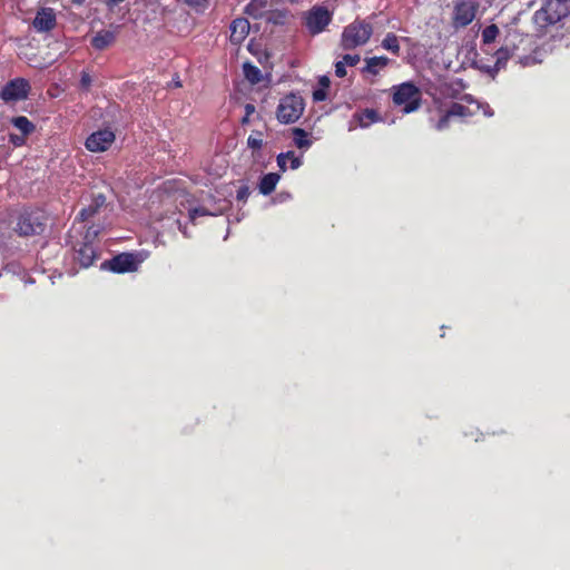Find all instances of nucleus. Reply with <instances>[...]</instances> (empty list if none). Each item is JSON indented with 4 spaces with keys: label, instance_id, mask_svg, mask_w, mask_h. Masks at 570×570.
<instances>
[{
    "label": "nucleus",
    "instance_id": "f257e3e1",
    "mask_svg": "<svg viewBox=\"0 0 570 570\" xmlns=\"http://www.w3.org/2000/svg\"><path fill=\"white\" fill-rule=\"evenodd\" d=\"M570 14V0H544L543 6L533 14V23L544 31Z\"/></svg>",
    "mask_w": 570,
    "mask_h": 570
},
{
    "label": "nucleus",
    "instance_id": "f03ea898",
    "mask_svg": "<svg viewBox=\"0 0 570 570\" xmlns=\"http://www.w3.org/2000/svg\"><path fill=\"white\" fill-rule=\"evenodd\" d=\"M47 227V216L40 209H24L16 220L13 230L20 237L41 235Z\"/></svg>",
    "mask_w": 570,
    "mask_h": 570
},
{
    "label": "nucleus",
    "instance_id": "7ed1b4c3",
    "mask_svg": "<svg viewBox=\"0 0 570 570\" xmlns=\"http://www.w3.org/2000/svg\"><path fill=\"white\" fill-rule=\"evenodd\" d=\"M462 102H452L451 106L438 120L435 128L438 130H444L449 127L450 119L458 117L466 119L479 114L482 102L475 100L471 95L465 94L461 98Z\"/></svg>",
    "mask_w": 570,
    "mask_h": 570
},
{
    "label": "nucleus",
    "instance_id": "20e7f679",
    "mask_svg": "<svg viewBox=\"0 0 570 570\" xmlns=\"http://www.w3.org/2000/svg\"><path fill=\"white\" fill-rule=\"evenodd\" d=\"M372 35V23L356 19L343 29L340 45L344 50H353L367 43Z\"/></svg>",
    "mask_w": 570,
    "mask_h": 570
},
{
    "label": "nucleus",
    "instance_id": "39448f33",
    "mask_svg": "<svg viewBox=\"0 0 570 570\" xmlns=\"http://www.w3.org/2000/svg\"><path fill=\"white\" fill-rule=\"evenodd\" d=\"M392 100L395 106L402 107L404 114H411L421 106V91L411 81L392 87Z\"/></svg>",
    "mask_w": 570,
    "mask_h": 570
},
{
    "label": "nucleus",
    "instance_id": "423d86ee",
    "mask_svg": "<svg viewBox=\"0 0 570 570\" xmlns=\"http://www.w3.org/2000/svg\"><path fill=\"white\" fill-rule=\"evenodd\" d=\"M304 109V99L292 92L279 100L276 108V118L281 124H294L301 118Z\"/></svg>",
    "mask_w": 570,
    "mask_h": 570
},
{
    "label": "nucleus",
    "instance_id": "0eeeda50",
    "mask_svg": "<svg viewBox=\"0 0 570 570\" xmlns=\"http://www.w3.org/2000/svg\"><path fill=\"white\" fill-rule=\"evenodd\" d=\"M98 235V230L92 229V227H89L85 238L82 242L75 245L73 250V259L80 265L82 268H88L98 258L99 254L97 252V248L95 247L91 238H95Z\"/></svg>",
    "mask_w": 570,
    "mask_h": 570
},
{
    "label": "nucleus",
    "instance_id": "6e6552de",
    "mask_svg": "<svg viewBox=\"0 0 570 570\" xmlns=\"http://www.w3.org/2000/svg\"><path fill=\"white\" fill-rule=\"evenodd\" d=\"M479 3L475 0H458L452 13V26L455 29L468 27L475 18Z\"/></svg>",
    "mask_w": 570,
    "mask_h": 570
},
{
    "label": "nucleus",
    "instance_id": "1a4fd4ad",
    "mask_svg": "<svg viewBox=\"0 0 570 570\" xmlns=\"http://www.w3.org/2000/svg\"><path fill=\"white\" fill-rule=\"evenodd\" d=\"M332 21V13L325 7H313L304 17V24L312 36L318 35Z\"/></svg>",
    "mask_w": 570,
    "mask_h": 570
},
{
    "label": "nucleus",
    "instance_id": "9d476101",
    "mask_svg": "<svg viewBox=\"0 0 570 570\" xmlns=\"http://www.w3.org/2000/svg\"><path fill=\"white\" fill-rule=\"evenodd\" d=\"M30 83L24 78H14L8 81L0 91V98L4 102H16L23 100L30 92Z\"/></svg>",
    "mask_w": 570,
    "mask_h": 570
},
{
    "label": "nucleus",
    "instance_id": "9b49d317",
    "mask_svg": "<svg viewBox=\"0 0 570 570\" xmlns=\"http://www.w3.org/2000/svg\"><path fill=\"white\" fill-rule=\"evenodd\" d=\"M115 141V134L110 129H100L92 132L85 142L91 153H102L109 149Z\"/></svg>",
    "mask_w": 570,
    "mask_h": 570
},
{
    "label": "nucleus",
    "instance_id": "f8f14e48",
    "mask_svg": "<svg viewBox=\"0 0 570 570\" xmlns=\"http://www.w3.org/2000/svg\"><path fill=\"white\" fill-rule=\"evenodd\" d=\"M138 264L135 254L121 253L106 261L102 266H107L114 273L122 274L137 271Z\"/></svg>",
    "mask_w": 570,
    "mask_h": 570
},
{
    "label": "nucleus",
    "instance_id": "ddd939ff",
    "mask_svg": "<svg viewBox=\"0 0 570 570\" xmlns=\"http://www.w3.org/2000/svg\"><path fill=\"white\" fill-rule=\"evenodd\" d=\"M230 42L240 45L249 33L250 24L246 18H236L230 23Z\"/></svg>",
    "mask_w": 570,
    "mask_h": 570
},
{
    "label": "nucleus",
    "instance_id": "4468645a",
    "mask_svg": "<svg viewBox=\"0 0 570 570\" xmlns=\"http://www.w3.org/2000/svg\"><path fill=\"white\" fill-rule=\"evenodd\" d=\"M106 205V196L104 194L94 195L88 206L83 207L77 215L80 222H87L92 218L101 207Z\"/></svg>",
    "mask_w": 570,
    "mask_h": 570
},
{
    "label": "nucleus",
    "instance_id": "2eb2a0df",
    "mask_svg": "<svg viewBox=\"0 0 570 570\" xmlns=\"http://www.w3.org/2000/svg\"><path fill=\"white\" fill-rule=\"evenodd\" d=\"M365 66L361 69L363 75L377 76L381 70L390 63V58L385 56H375L371 58H365Z\"/></svg>",
    "mask_w": 570,
    "mask_h": 570
},
{
    "label": "nucleus",
    "instance_id": "dca6fc26",
    "mask_svg": "<svg viewBox=\"0 0 570 570\" xmlns=\"http://www.w3.org/2000/svg\"><path fill=\"white\" fill-rule=\"evenodd\" d=\"M56 26V16L52 9H42L33 20V27L38 31H50Z\"/></svg>",
    "mask_w": 570,
    "mask_h": 570
},
{
    "label": "nucleus",
    "instance_id": "f3484780",
    "mask_svg": "<svg viewBox=\"0 0 570 570\" xmlns=\"http://www.w3.org/2000/svg\"><path fill=\"white\" fill-rule=\"evenodd\" d=\"M116 41V33L110 30H101L91 39V46L97 50H105Z\"/></svg>",
    "mask_w": 570,
    "mask_h": 570
},
{
    "label": "nucleus",
    "instance_id": "a211bd4d",
    "mask_svg": "<svg viewBox=\"0 0 570 570\" xmlns=\"http://www.w3.org/2000/svg\"><path fill=\"white\" fill-rule=\"evenodd\" d=\"M353 118L358 122V125L362 128H366V127L371 126L372 124H375V122H379L382 120L380 114L376 110L370 109V108H366L362 111L355 112Z\"/></svg>",
    "mask_w": 570,
    "mask_h": 570
},
{
    "label": "nucleus",
    "instance_id": "6ab92c4d",
    "mask_svg": "<svg viewBox=\"0 0 570 570\" xmlns=\"http://www.w3.org/2000/svg\"><path fill=\"white\" fill-rule=\"evenodd\" d=\"M279 179H281V175L277 173L265 174L261 178L259 184H258L259 193L265 196L271 195L275 190L276 185L279 181Z\"/></svg>",
    "mask_w": 570,
    "mask_h": 570
},
{
    "label": "nucleus",
    "instance_id": "aec40b11",
    "mask_svg": "<svg viewBox=\"0 0 570 570\" xmlns=\"http://www.w3.org/2000/svg\"><path fill=\"white\" fill-rule=\"evenodd\" d=\"M514 48H510L508 46H503L499 48L494 56H495V62L493 66V70L498 72L499 70L503 69L508 62V60L513 56Z\"/></svg>",
    "mask_w": 570,
    "mask_h": 570
},
{
    "label": "nucleus",
    "instance_id": "412c9836",
    "mask_svg": "<svg viewBox=\"0 0 570 570\" xmlns=\"http://www.w3.org/2000/svg\"><path fill=\"white\" fill-rule=\"evenodd\" d=\"M243 72L245 78L252 83L257 85L262 81L263 76L261 69L252 62H245L243 65Z\"/></svg>",
    "mask_w": 570,
    "mask_h": 570
},
{
    "label": "nucleus",
    "instance_id": "4be33fe9",
    "mask_svg": "<svg viewBox=\"0 0 570 570\" xmlns=\"http://www.w3.org/2000/svg\"><path fill=\"white\" fill-rule=\"evenodd\" d=\"M266 4V0H250L245 7V12L255 19H259L265 12Z\"/></svg>",
    "mask_w": 570,
    "mask_h": 570
},
{
    "label": "nucleus",
    "instance_id": "5701e85b",
    "mask_svg": "<svg viewBox=\"0 0 570 570\" xmlns=\"http://www.w3.org/2000/svg\"><path fill=\"white\" fill-rule=\"evenodd\" d=\"M11 124L24 136L32 134L36 129V126L26 116L13 117Z\"/></svg>",
    "mask_w": 570,
    "mask_h": 570
},
{
    "label": "nucleus",
    "instance_id": "b1692460",
    "mask_svg": "<svg viewBox=\"0 0 570 570\" xmlns=\"http://www.w3.org/2000/svg\"><path fill=\"white\" fill-rule=\"evenodd\" d=\"M294 144L299 149H307L312 146V140L308 139V134L303 128H293Z\"/></svg>",
    "mask_w": 570,
    "mask_h": 570
},
{
    "label": "nucleus",
    "instance_id": "393cba45",
    "mask_svg": "<svg viewBox=\"0 0 570 570\" xmlns=\"http://www.w3.org/2000/svg\"><path fill=\"white\" fill-rule=\"evenodd\" d=\"M381 46L387 50V51H391L392 53L399 56L400 53V43H399V38L395 33L393 32H389L385 38L382 40V43Z\"/></svg>",
    "mask_w": 570,
    "mask_h": 570
},
{
    "label": "nucleus",
    "instance_id": "a878e982",
    "mask_svg": "<svg viewBox=\"0 0 570 570\" xmlns=\"http://www.w3.org/2000/svg\"><path fill=\"white\" fill-rule=\"evenodd\" d=\"M500 33V29L497 24L492 23L482 30V42L489 45L495 41Z\"/></svg>",
    "mask_w": 570,
    "mask_h": 570
},
{
    "label": "nucleus",
    "instance_id": "bb28decb",
    "mask_svg": "<svg viewBox=\"0 0 570 570\" xmlns=\"http://www.w3.org/2000/svg\"><path fill=\"white\" fill-rule=\"evenodd\" d=\"M263 132L262 131H254L249 137L247 138V146L254 150H258L263 147Z\"/></svg>",
    "mask_w": 570,
    "mask_h": 570
},
{
    "label": "nucleus",
    "instance_id": "cd10ccee",
    "mask_svg": "<svg viewBox=\"0 0 570 570\" xmlns=\"http://www.w3.org/2000/svg\"><path fill=\"white\" fill-rule=\"evenodd\" d=\"M293 156V151L289 150L287 153H281L276 160H277V166L279 167L281 171H286L287 169V160H289V157Z\"/></svg>",
    "mask_w": 570,
    "mask_h": 570
},
{
    "label": "nucleus",
    "instance_id": "c85d7f7f",
    "mask_svg": "<svg viewBox=\"0 0 570 570\" xmlns=\"http://www.w3.org/2000/svg\"><path fill=\"white\" fill-rule=\"evenodd\" d=\"M209 215L208 210L204 207H196L189 210V219L195 223L197 217Z\"/></svg>",
    "mask_w": 570,
    "mask_h": 570
},
{
    "label": "nucleus",
    "instance_id": "c756f323",
    "mask_svg": "<svg viewBox=\"0 0 570 570\" xmlns=\"http://www.w3.org/2000/svg\"><path fill=\"white\" fill-rule=\"evenodd\" d=\"M360 60H361L360 55L346 53L343 56V59L341 61L345 62V66L354 67L360 62Z\"/></svg>",
    "mask_w": 570,
    "mask_h": 570
},
{
    "label": "nucleus",
    "instance_id": "7c9ffc66",
    "mask_svg": "<svg viewBox=\"0 0 570 570\" xmlns=\"http://www.w3.org/2000/svg\"><path fill=\"white\" fill-rule=\"evenodd\" d=\"M26 137L23 134L22 135H16V134H10L9 135V141L14 146V147H20V146H23L26 144Z\"/></svg>",
    "mask_w": 570,
    "mask_h": 570
},
{
    "label": "nucleus",
    "instance_id": "2f4dec72",
    "mask_svg": "<svg viewBox=\"0 0 570 570\" xmlns=\"http://www.w3.org/2000/svg\"><path fill=\"white\" fill-rule=\"evenodd\" d=\"M91 86V77L88 72L86 71H82L81 72V77H80V87L83 89V90H89Z\"/></svg>",
    "mask_w": 570,
    "mask_h": 570
},
{
    "label": "nucleus",
    "instance_id": "473e14b6",
    "mask_svg": "<svg viewBox=\"0 0 570 570\" xmlns=\"http://www.w3.org/2000/svg\"><path fill=\"white\" fill-rule=\"evenodd\" d=\"M249 195H250L249 188L247 186H242L238 188L236 197L240 202H246L247 198L249 197Z\"/></svg>",
    "mask_w": 570,
    "mask_h": 570
},
{
    "label": "nucleus",
    "instance_id": "72a5a7b5",
    "mask_svg": "<svg viewBox=\"0 0 570 570\" xmlns=\"http://www.w3.org/2000/svg\"><path fill=\"white\" fill-rule=\"evenodd\" d=\"M327 98V91L326 89L318 88L313 91V99L315 101H324Z\"/></svg>",
    "mask_w": 570,
    "mask_h": 570
},
{
    "label": "nucleus",
    "instance_id": "f704fd0d",
    "mask_svg": "<svg viewBox=\"0 0 570 570\" xmlns=\"http://www.w3.org/2000/svg\"><path fill=\"white\" fill-rule=\"evenodd\" d=\"M335 76L338 77V78H343V77L346 76L345 62L337 61L335 63Z\"/></svg>",
    "mask_w": 570,
    "mask_h": 570
},
{
    "label": "nucleus",
    "instance_id": "c9c22d12",
    "mask_svg": "<svg viewBox=\"0 0 570 570\" xmlns=\"http://www.w3.org/2000/svg\"><path fill=\"white\" fill-rule=\"evenodd\" d=\"M291 165L289 167L292 169H297L302 166V159L297 156H295V153L293 151V156L289 157Z\"/></svg>",
    "mask_w": 570,
    "mask_h": 570
},
{
    "label": "nucleus",
    "instance_id": "e433bc0d",
    "mask_svg": "<svg viewBox=\"0 0 570 570\" xmlns=\"http://www.w3.org/2000/svg\"><path fill=\"white\" fill-rule=\"evenodd\" d=\"M190 7H207L208 0H184Z\"/></svg>",
    "mask_w": 570,
    "mask_h": 570
},
{
    "label": "nucleus",
    "instance_id": "4c0bfd02",
    "mask_svg": "<svg viewBox=\"0 0 570 570\" xmlns=\"http://www.w3.org/2000/svg\"><path fill=\"white\" fill-rule=\"evenodd\" d=\"M318 83L321 86V88L323 89H328L330 85H331V80L327 76H322L320 79H318Z\"/></svg>",
    "mask_w": 570,
    "mask_h": 570
},
{
    "label": "nucleus",
    "instance_id": "58836bf2",
    "mask_svg": "<svg viewBox=\"0 0 570 570\" xmlns=\"http://www.w3.org/2000/svg\"><path fill=\"white\" fill-rule=\"evenodd\" d=\"M482 110V114L487 117H491L493 115V111L491 107L488 104H482V107L480 108V111Z\"/></svg>",
    "mask_w": 570,
    "mask_h": 570
},
{
    "label": "nucleus",
    "instance_id": "ea45409f",
    "mask_svg": "<svg viewBox=\"0 0 570 570\" xmlns=\"http://www.w3.org/2000/svg\"><path fill=\"white\" fill-rule=\"evenodd\" d=\"M244 109H245V115H247V116H252L256 110V108L253 104H246Z\"/></svg>",
    "mask_w": 570,
    "mask_h": 570
},
{
    "label": "nucleus",
    "instance_id": "a19ab883",
    "mask_svg": "<svg viewBox=\"0 0 570 570\" xmlns=\"http://www.w3.org/2000/svg\"><path fill=\"white\" fill-rule=\"evenodd\" d=\"M249 121H250V116H247V115H244V117L240 120L242 125H247V124H249Z\"/></svg>",
    "mask_w": 570,
    "mask_h": 570
},
{
    "label": "nucleus",
    "instance_id": "79ce46f5",
    "mask_svg": "<svg viewBox=\"0 0 570 570\" xmlns=\"http://www.w3.org/2000/svg\"><path fill=\"white\" fill-rule=\"evenodd\" d=\"M112 3H120V2H124L125 0H110Z\"/></svg>",
    "mask_w": 570,
    "mask_h": 570
},
{
    "label": "nucleus",
    "instance_id": "37998d69",
    "mask_svg": "<svg viewBox=\"0 0 570 570\" xmlns=\"http://www.w3.org/2000/svg\"><path fill=\"white\" fill-rule=\"evenodd\" d=\"M85 0H73V2L81 4Z\"/></svg>",
    "mask_w": 570,
    "mask_h": 570
}]
</instances>
